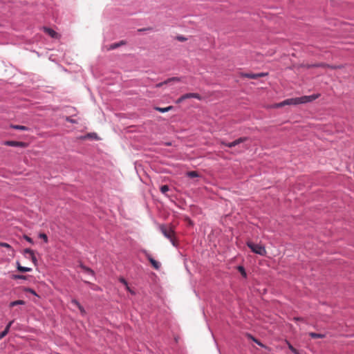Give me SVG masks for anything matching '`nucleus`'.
Masks as SVG:
<instances>
[{"mask_svg": "<svg viewBox=\"0 0 354 354\" xmlns=\"http://www.w3.org/2000/svg\"><path fill=\"white\" fill-rule=\"evenodd\" d=\"M184 97H185V100L189 99V98H196V99H198V100H201V95L199 94H198V93H186V94L184 95Z\"/></svg>", "mask_w": 354, "mask_h": 354, "instance_id": "obj_12", "label": "nucleus"}, {"mask_svg": "<svg viewBox=\"0 0 354 354\" xmlns=\"http://www.w3.org/2000/svg\"><path fill=\"white\" fill-rule=\"evenodd\" d=\"M120 281L124 285L125 287H127V281L124 278H120Z\"/></svg>", "mask_w": 354, "mask_h": 354, "instance_id": "obj_31", "label": "nucleus"}, {"mask_svg": "<svg viewBox=\"0 0 354 354\" xmlns=\"http://www.w3.org/2000/svg\"><path fill=\"white\" fill-rule=\"evenodd\" d=\"M285 105H296L294 97L286 99L280 103L276 104L274 105V107L279 108V107H282Z\"/></svg>", "mask_w": 354, "mask_h": 354, "instance_id": "obj_7", "label": "nucleus"}, {"mask_svg": "<svg viewBox=\"0 0 354 354\" xmlns=\"http://www.w3.org/2000/svg\"><path fill=\"white\" fill-rule=\"evenodd\" d=\"M310 335L313 339L324 338L325 337L324 333H310Z\"/></svg>", "mask_w": 354, "mask_h": 354, "instance_id": "obj_20", "label": "nucleus"}, {"mask_svg": "<svg viewBox=\"0 0 354 354\" xmlns=\"http://www.w3.org/2000/svg\"><path fill=\"white\" fill-rule=\"evenodd\" d=\"M247 245L255 254H258L262 256H264L266 254L265 248L259 244L248 242Z\"/></svg>", "mask_w": 354, "mask_h": 354, "instance_id": "obj_3", "label": "nucleus"}, {"mask_svg": "<svg viewBox=\"0 0 354 354\" xmlns=\"http://www.w3.org/2000/svg\"><path fill=\"white\" fill-rule=\"evenodd\" d=\"M184 100H185V98L184 97V95H182L181 97H180L177 100H176V103L177 104H180L182 102H183Z\"/></svg>", "mask_w": 354, "mask_h": 354, "instance_id": "obj_29", "label": "nucleus"}, {"mask_svg": "<svg viewBox=\"0 0 354 354\" xmlns=\"http://www.w3.org/2000/svg\"><path fill=\"white\" fill-rule=\"evenodd\" d=\"M288 348L292 353H294L295 354H299V351L295 348L290 343L288 342Z\"/></svg>", "mask_w": 354, "mask_h": 354, "instance_id": "obj_24", "label": "nucleus"}, {"mask_svg": "<svg viewBox=\"0 0 354 354\" xmlns=\"http://www.w3.org/2000/svg\"><path fill=\"white\" fill-rule=\"evenodd\" d=\"M169 190V187L168 185H165L160 187V192L165 194Z\"/></svg>", "mask_w": 354, "mask_h": 354, "instance_id": "obj_22", "label": "nucleus"}, {"mask_svg": "<svg viewBox=\"0 0 354 354\" xmlns=\"http://www.w3.org/2000/svg\"><path fill=\"white\" fill-rule=\"evenodd\" d=\"M144 254H145L146 257L147 258V259L149 261V262L151 263V265L153 266V267L156 269V270H158L160 267V263L156 261L151 256V254L146 250H144L143 251Z\"/></svg>", "mask_w": 354, "mask_h": 354, "instance_id": "obj_4", "label": "nucleus"}, {"mask_svg": "<svg viewBox=\"0 0 354 354\" xmlns=\"http://www.w3.org/2000/svg\"><path fill=\"white\" fill-rule=\"evenodd\" d=\"M83 268L87 274L94 275V272L91 269L86 267H83Z\"/></svg>", "mask_w": 354, "mask_h": 354, "instance_id": "obj_26", "label": "nucleus"}, {"mask_svg": "<svg viewBox=\"0 0 354 354\" xmlns=\"http://www.w3.org/2000/svg\"><path fill=\"white\" fill-rule=\"evenodd\" d=\"M245 140H246L245 138H240L236 139V140L231 142H225L222 141L221 145L232 148V147H234L239 145L240 143L243 142Z\"/></svg>", "mask_w": 354, "mask_h": 354, "instance_id": "obj_5", "label": "nucleus"}, {"mask_svg": "<svg viewBox=\"0 0 354 354\" xmlns=\"http://www.w3.org/2000/svg\"><path fill=\"white\" fill-rule=\"evenodd\" d=\"M247 336L249 339H252L254 342H255L257 344H258L259 346H263V345L260 342H259L257 339H255L254 337H253L250 333H247Z\"/></svg>", "mask_w": 354, "mask_h": 354, "instance_id": "obj_23", "label": "nucleus"}, {"mask_svg": "<svg viewBox=\"0 0 354 354\" xmlns=\"http://www.w3.org/2000/svg\"><path fill=\"white\" fill-rule=\"evenodd\" d=\"M6 145L11 146V147H24L26 146V144L22 142H17V141H6L5 142Z\"/></svg>", "mask_w": 354, "mask_h": 354, "instance_id": "obj_10", "label": "nucleus"}, {"mask_svg": "<svg viewBox=\"0 0 354 354\" xmlns=\"http://www.w3.org/2000/svg\"><path fill=\"white\" fill-rule=\"evenodd\" d=\"M126 44V42L124 41H121L118 43H114V44H112L110 47L109 48V50H113V49H115L122 45H124Z\"/></svg>", "mask_w": 354, "mask_h": 354, "instance_id": "obj_13", "label": "nucleus"}, {"mask_svg": "<svg viewBox=\"0 0 354 354\" xmlns=\"http://www.w3.org/2000/svg\"><path fill=\"white\" fill-rule=\"evenodd\" d=\"M0 246L1 247H4V248H11V246L8 243H7L1 242L0 243Z\"/></svg>", "mask_w": 354, "mask_h": 354, "instance_id": "obj_28", "label": "nucleus"}, {"mask_svg": "<svg viewBox=\"0 0 354 354\" xmlns=\"http://www.w3.org/2000/svg\"><path fill=\"white\" fill-rule=\"evenodd\" d=\"M10 324H11V323H10L8 325H7V326L6 327V328L3 330V332H4V333L8 332L9 329H10Z\"/></svg>", "mask_w": 354, "mask_h": 354, "instance_id": "obj_33", "label": "nucleus"}, {"mask_svg": "<svg viewBox=\"0 0 354 354\" xmlns=\"http://www.w3.org/2000/svg\"><path fill=\"white\" fill-rule=\"evenodd\" d=\"M319 96V94H313L311 95H304L299 97H294L295 102L296 105L300 104H305L307 102H310Z\"/></svg>", "mask_w": 354, "mask_h": 354, "instance_id": "obj_2", "label": "nucleus"}, {"mask_svg": "<svg viewBox=\"0 0 354 354\" xmlns=\"http://www.w3.org/2000/svg\"><path fill=\"white\" fill-rule=\"evenodd\" d=\"M32 261L35 263V262L37 261V259L35 258V259H32Z\"/></svg>", "mask_w": 354, "mask_h": 354, "instance_id": "obj_37", "label": "nucleus"}, {"mask_svg": "<svg viewBox=\"0 0 354 354\" xmlns=\"http://www.w3.org/2000/svg\"><path fill=\"white\" fill-rule=\"evenodd\" d=\"M173 109V106H167V107H164V108H162V107H156L155 109L157 110L158 111L160 112V113H166L170 110H171Z\"/></svg>", "mask_w": 354, "mask_h": 354, "instance_id": "obj_14", "label": "nucleus"}, {"mask_svg": "<svg viewBox=\"0 0 354 354\" xmlns=\"http://www.w3.org/2000/svg\"><path fill=\"white\" fill-rule=\"evenodd\" d=\"M159 228L163 235L170 241L171 244L174 246H176V241L174 238V231L172 227L170 226L167 227L165 225H160Z\"/></svg>", "mask_w": 354, "mask_h": 354, "instance_id": "obj_1", "label": "nucleus"}, {"mask_svg": "<svg viewBox=\"0 0 354 354\" xmlns=\"http://www.w3.org/2000/svg\"><path fill=\"white\" fill-rule=\"evenodd\" d=\"M13 278L15 279H25L26 277L20 274H15L13 276Z\"/></svg>", "mask_w": 354, "mask_h": 354, "instance_id": "obj_27", "label": "nucleus"}, {"mask_svg": "<svg viewBox=\"0 0 354 354\" xmlns=\"http://www.w3.org/2000/svg\"><path fill=\"white\" fill-rule=\"evenodd\" d=\"M39 237L42 239L45 243H47L48 242V236L46 234L44 233H40L39 234Z\"/></svg>", "mask_w": 354, "mask_h": 354, "instance_id": "obj_25", "label": "nucleus"}, {"mask_svg": "<svg viewBox=\"0 0 354 354\" xmlns=\"http://www.w3.org/2000/svg\"><path fill=\"white\" fill-rule=\"evenodd\" d=\"M24 239H25L28 242H29V243H33V241H32V239H31V238H30L29 236H24Z\"/></svg>", "mask_w": 354, "mask_h": 354, "instance_id": "obj_32", "label": "nucleus"}, {"mask_svg": "<svg viewBox=\"0 0 354 354\" xmlns=\"http://www.w3.org/2000/svg\"><path fill=\"white\" fill-rule=\"evenodd\" d=\"M25 301L24 300H17L14 301L10 303L9 306L10 307H14L17 305H24Z\"/></svg>", "mask_w": 354, "mask_h": 354, "instance_id": "obj_15", "label": "nucleus"}, {"mask_svg": "<svg viewBox=\"0 0 354 354\" xmlns=\"http://www.w3.org/2000/svg\"><path fill=\"white\" fill-rule=\"evenodd\" d=\"M11 127L14 129H17V130H21V131H27L28 130L27 127L22 126V125H12Z\"/></svg>", "mask_w": 354, "mask_h": 354, "instance_id": "obj_16", "label": "nucleus"}, {"mask_svg": "<svg viewBox=\"0 0 354 354\" xmlns=\"http://www.w3.org/2000/svg\"><path fill=\"white\" fill-rule=\"evenodd\" d=\"M7 333H0V339H2Z\"/></svg>", "mask_w": 354, "mask_h": 354, "instance_id": "obj_36", "label": "nucleus"}, {"mask_svg": "<svg viewBox=\"0 0 354 354\" xmlns=\"http://www.w3.org/2000/svg\"><path fill=\"white\" fill-rule=\"evenodd\" d=\"M24 253L29 254L30 257H31V259H35V256L34 252L31 249H29V248L25 249Z\"/></svg>", "mask_w": 354, "mask_h": 354, "instance_id": "obj_19", "label": "nucleus"}, {"mask_svg": "<svg viewBox=\"0 0 354 354\" xmlns=\"http://www.w3.org/2000/svg\"><path fill=\"white\" fill-rule=\"evenodd\" d=\"M27 292H30V293H32V294H33V295H37V294H36L35 291V290H33L32 289L28 288V289L27 290Z\"/></svg>", "mask_w": 354, "mask_h": 354, "instance_id": "obj_34", "label": "nucleus"}, {"mask_svg": "<svg viewBox=\"0 0 354 354\" xmlns=\"http://www.w3.org/2000/svg\"><path fill=\"white\" fill-rule=\"evenodd\" d=\"M44 31L49 35L52 38H57L58 34L53 29L47 27H43Z\"/></svg>", "mask_w": 354, "mask_h": 354, "instance_id": "obj_11", "label": "nucleus"}, {"mask_svg": "<svg viewBox=\"0 0 354 354\" xmlns=\"http://www.w3.org/2000/svg\"><path fill=\"white\" fill-rule=\"evenodd\" d=\"M71 122H74V121L73 120H69Z\"/></svg>", "mask_w": 354, "mask_h": 354, "instance_id": "obj_38", "label": "nucleus"}, {"mask_svg": "<svg viewBox=\"0 0 354 354\" xmlns=\"http://www.w3.org/2000/svg\"><path fill=\"white\" fill-rule=\"evenodd\" d=\"M178 39L179 41H185V38L183 37H178Z\"/></svg>", "mask_w": 354, "mask_h": 354, "instance_id": "obj_35", "label": "nucleus"}, {"mask_svg": "<svg viewBox=\"0 0 354 354\" xmlns=\"http://www.w3.org/2000/svg\"><path fill=\"white\" fill-rule=\"evenodd\" d=\"M126 290L127 291H129L131 295H135L136 292L132 290L131 289V288L127 285V287H125Z\"/></svg>", "mask_w": 354, "mask_h": 354, "instance_id": "obj_30", "label": "nucleus"}, {"mask_svg": "<svg viewBox=\"0 0 354 354\" xmlns=\"http://www.w3.org/2000/svg\"><path fill=\"white\" fill-rule=\"evenodd\" d=\"M71 304L75 306L80 310L82 316H85L86 315V312L84 307L79 303V301L75 299L71 300Z\"/></svg>", "mask_w": 354, "mask_h": 354, "instance_id": "obj_8", "label": "nucleus"}, {"mask_svg": "<svg viewBox=\"0 0 354 354\" xmlns=\"http://www.w3.org/2000/svg\"><path fill=\"white\" fill-rule=\"evenodd\" d=\"M181 81H182V78H180V77H171L164 82L156 84V87L160 88V87L162 86L163 85L167 84L168 83L171 82H179Z\"/></svg>", "mask_w": 354, "mask_h": 354, "instance_id": "obj_6", "label": "nucleus"}, {"mask_svg": "<svg viewBox=\"0 0 354 354\" xmlns=\"http://www.w3.org/2000/svg\"><path fill=\"white\" fill-rule=\"evenodd\" d=\"M187 175L189 178H195L198 176V174L194 171L187 172Z\"/></svg>", "mask_w": 354, "mask_h": 354, "instance_id": "obj_21", "label": "nucleus"}, {"mask_svg": "<svg viewBox=\"0 0 354 354\" xmlns=\"http://www.w3.org/2000/svg\"><path fill=\"white\" fill-rule=\"evenodd\" d=\"M266 75L265 73H243L242 74V76L243 77H248V78H250V79H253V80H256V79H258L259 77H263Z\"/></svg>", "mask_w": 354, "mask_h": 354, "instance_id": "obj_9", "label": "nucleus"}, {"mask_svg": "<svg viewBox=\"0 0 354 354\" xmlns=\"http://www.w3.org/2000/svg\"><path fill=\"white\" fill-rule=\"evenodd\" d=\"M237 270L240 272V273L244 278L247 277V273L245 270V268L242 266H239L237 267Z\"/></svg>", "mask_w": 354, "mask_h": 354, "instance_id": "obj_18", "label": "nucleus"}, {"mask_svg": "<svg viewBox=\"0 0 354 354\" xmlns=\"http://www.w3.org/2000/svg\"><path fill=\"white\" fill-rule=\"evenodd\" d=\"M17 269L21 271V272H30L32 270V268H28V267H24V266H20L19 263H18V266H17Z\"/></svg>", "mask_w": 354, "mask_h": 354, "instance_id": "obj_17", "label": "nucleus"}]
</instances>
